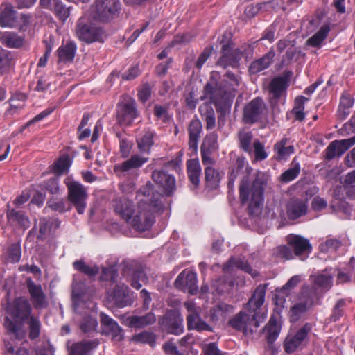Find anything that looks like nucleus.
I'll return each mask as SVG.
<instances>
[{"mask_svg": "<svg viewBox=\"0 0 355 355\" xmlns=\"http://www.w3.org/2000/svg\"><path fill=\"white\" fill-rule=\"evenodd\" d=\"M3 326L12 339L22 340L28 337L31 340L40 338L42 322L39 316L33 313L32 306L25 297L15 298L8 304Z\"/></svg>", "mask_w": 355, "mask_h": 355, "instance_id": "f257e3e1", "label": "nucleus"}, {"mask_svg": "<svg viewBox=\"0 0 355 355\" xmlns=\"http://www.w3.org/2000/svg\"><path fill=\"white\" fill-rule=\"evenodd\" d=\"M267 287V284H263L255 288L245 304L246 311H240L229 320L228 324L232 328L243 332L245 336H251L257 331L266 318L263 306Z\"/></svg>", "mask_w": 355, "mask_h": 355, "instance_id": "f03ea898", "label": "nucleus"}, {"mask_svg": "<svg viewBox=\"0 0 355 355\" xmlns=\"http://www.w3.org/2000/svg\"><path fill=\"white\" fill-rule=\"evenodd\" d=\"M138 196L144 198L139 199L135 207V213L130 217L128 224L136 230L144 232L153 224V213L164 209V196L156 191L150 182H148L140 189Z\"/></svg>", "mask_w": 355, "mask_h": 355, "instance_id": "7ed1b4c3", "label": "nucleus"}, {"mask_svg": "<svg viewBox=\"0 0 355 355\" xmlns=\"http://www.w3.org/2000/svg\"><path fill=\"white\" fill-rule=\"evenodd\" d=\"M232 170H234L236 176L244 170L245 174L239 188L241 202L243 205L250 200L248 206L250 214H257L263 202V188L261 182L257 178L251 182L250 175L252 168L248 166L245 159L243 157L236 158Z\"/></svg>", "mask_w": 355, "mask_h": 355, "instance_id": "20e7f679", "label": "nucleus"}, {"mask_svg": "<svg viewBox=\"0 0 355 355\" xmlns=\"http://www.w3.org/2000/svg\"><path fill=\"white\" fill-rule=\"evenodd\" d=\"M287 245H279L274 250L275 255L286 260L295 257L304 261L306 259L312 250L309 239L297 234H289L286 236Z\"/></svg>", "mask_w": 355, "mask_h": 355, "instance_id": "39448f33", "label": "nucleus"}, {"mask_svg": "<svg viewBox=\"0 0 355 355\" xmlns=\"http://www.w3.org/2000/svg\"><path fill=\"white\" fill-rule=\"evenodd\" d=\"M204 93L209 96L211 101L215 104L218 112L222 115L229 114L235 97L231 89L223 90L222 87H214L211 83L208 82L204 87Z\"/></svg>", "mask_w": 355, "mask_h": 355, "instance_id": "423d86ee", "label": "nucleus"}, {"mask_svg": "<svg viewBox=\"0 0 355 355\" xmlns=\"http://www.w3.org/2000/svg\"><path fill=\"white\" fill-rule=\"evenodd\" d=\"M119 0H96L90 8L91 17L97 21L108 22L118 17Z\"/></svg>", "mask_w": 355, "mask_h": 355, "instance_id": "0eeeda50", "label": "nucleus"}, {"mask_svg": "<svg viewBox=\"0 0 355 355\" xmlns=\"http://www.w3.org/2000/svg\"><path fill=\"white\" fill-rule=\"evenodd\" d=\"M65 184L68 189V199L75 207L79 214L85 212L87 207L88 197L87 188L78 182L66 180Z\"/></svg>", "mask_w": 355, "mask_h": 355, "instance_id": "6e6552de", "label": "nucleus"}, {"mask_svg": "<svg viewBox=\"0 0 355 355\" xmlns=\"http://www.w3.org/2000/svg\"><path fill=\"white\" fill-rule=\"evenodd\" d=\"M76 34L80 40L86 43L101 42L105 37V34L102 28L85 23L84 18H80L78 21Z\"/></svg>", "mask_w": 355, "mask_h": 355, "instance_id": "1a4fd4ad", "label": "nucleus"}, {"mask_svg": "<svg viewBox=\"0 0 355 355\" xmlns=\"http://www.w3.org/2000/svg\"><path fill=\"white\" fill-rule=\"evenodd\" d=\"M121 265L123 275L131 277L130 284L135 289H140L142 286L141 282L145 284L148 281L143 266L138 261L125 260Z\"/></svg>", "mask_w": 355, "mask_h": 355, "instance_id": "9d476101", "label": "nucleus"}, {"mask_svg": "<svg viewBox=\"0 0 355 355\" xmlns=\"http://www.w3.org/2000/svg\"><path fill=\"white\" fill-rule=\"evenodd\" d=\"M138 116L139 112L134 99L130 98L119 103L116 120L121 125H130Z\"/></svg>", "mask_w": 355, "mask_h": 355, "instance_id": "9b49d317", "label": "nucleus"}, {"mask_svg": "<svg viewBox=\"0 0 355 355\" xmlns=\"http://www.w3.org/2000/svg\"><path fill=\"white\" fill-rule=\"evenodd\" d=\"M222 55L217 61L216 65L223 69L227 67L237 68L241 60L239 49L233 46L231 44H223L221 48Z\"/></svg>", "mask_w": 355, "mask_h": 355, "instance_id": "f8f14e48", "label": "nucleus"}, {"mask_svg": "<svg viewBox=\"0 0 355 355\" xmlns=\"http://www.w3.org/2000/svg\"><path fill=\"white\" fill-rule=\"evenodd\" d=\"M197 282V275L195 272L184 270L176 278L174 285L180 290L195 295L198 290Z\"/></svg>", "mask_w": 355, "mask_h": 355, "instance_id": "ddd939ff", "label": "nucleus"}, {"mask_svg": "<svg viewBox=\"0 0 355 355\" xmlns=\"http://www.w3.org/2000/svg\"><path fill=\"white\" fill-rule=\"evenodd\" d=\"M355 144V135L351 138L331 141L324 152V158L330 161L342 156L351 146Z\"/></svg>", "mask_w": 355, "mask_h": 355, "instance_id": "4468645a", "label": "nucleus"}, {"mask_svg": "<svg viewBox=\"0 0 355 355\" xmlns=\"http://www.w3.org/2000/svg\"><path fill=\"white\" fill-rule=\"evenodd\" d=\"M162 325L171 334L180 335L184 331L183 318L181 314L174 310L168 311L164 315Z\"/></svg>", "mask_w": 355, "mask_h": 355, "instance_id": "2eb2a0df", "label": "nucleus"}, {"mask_svg": "<svg viewBox=\"0 0 355 355\" xmlns=\"http://www.w3.org/2000/svg\"><path fill=\"white\" fill-rule=\"evenodd\" d=\"M26 287L32 304L35 309H42L48 306L46 295L40 284H36L31 278H28L26 279Z\"/></svg>", "mask_w": 355, "mask_h": 355, "instance_id": "dca6fc26", "label": "nucleus"}, {"mask_svg": "<svg viewBox=\"0 0 355 355\" xmlns=\"http://www.w3.org/2000/svg\"><path fill=\"white\" fill-rule=\"evenodd\" d=\"M311 331V324L306 323L294 336L288 335L286 338L284 344L285 352L288 354H291L296 351L297 349L305 342Z\"/></svg>", "mask_w": 355, "mask_h": 355, "instance_id": "f3484780", "label": "nucleus"}, {"mask_svg": "<svg viewBox=\"0 0 355 355\" xmlns=\"http://www.w3.org/2000/svg\"><path fill=\"white\" fill-rule=\"evenodd\" d=\"M112 207L116 215L128 223L130 217L135 213L134 202L126 198H120L112 201Z\"/></svg>", "mask_w": 355, "mask_h": 355, "instance_id": "a211bd4d", "label": "nucleus"}, {"mask_svg": "<svg viewBox=\"0 0 355 355\" xmlns=\"http://www.w3.org/2000/svg\"><path fill=\"white\" fill-rule=\"evenodd\" d=\"M153 181L159 185L166 196L172 195L175 190V179L163 171L155 170L152 173Z\"/></svg>", "mask_w": 355, "mask_h": 355, "instance_id": "6ab92c4d", "label": "nucleus"}, {"mask_svg": "<svg viewBox=\"0 0 355 355\" xmlns=\"http://www.w3.org/2000/svg\"><path fill=\"white\" fill-rule=\"evenodd\" d=\"M264 104L259 98H256L248 103L243 110V121L245 123H254L259 119Z\"/></svg>", "mask_w": 355, "mask_h": 355, "instance_id": "aec40b11", "label": "nucleus"}, {"mask_svg": "<svg viewBox=\"0 0 355 355\" xmlns=\"http://www.w3.org/2000/svg\"><path fill=\"white\" fill-rule=\"evenodd\" d=\"M307 209L306 200L293 198L287 203L286 214L290 219L295 220L304 216L307 212Z\"/></svg>", "mask_w": 355, "mask_h": 355, "instance_id": "412c9836", "label": "nucleus"}, {"mask_svg": "<svg viewBox=\"0 0 355 355\" xmlns=\"http://www.w3.org/2000/svg\"><path fill=\"white\" fill-rule=\"evenodd\" d=\"M148 157L138 154L133 155L125 162L116 164L114 166V171L115 173H123L137 169L148 162Z\"/></svg>", "mask_w": 355, "mask_h": 355, "instance_id": "4be33fe9", "label": "nucleus"}, {"mask_svg": "<svg viewBox=\"0 0 355 355\" xmlns=\"http://www.w3.org/2000/svg\"><path fill=\"white\" fill-rule=\"evenodd\" d=\"M313 304V299L304 297L295 303L290 309V320L292 322H297Z\"/></svg>", "mask_w": 355, "mask_h": 355, "instance_id": "5701e85b", "label": "nucleus"}, {"mask_svg": "<svg viewBox=\"0 0 355 355\" xmlns=\"http://www.w3.org/2000/svg\"><path fill=\"white\" fill-rule=\"evenodd\" d=\"M7 207L6 217L8 223L10 225L17 226L23 229H27L29 227L28 218L23 211L10 208L9 203L7 204Z\"/></svg>", "mask_w": 355, "mask_h": 355, "instance_id": "b1692460", "label": "nucleus"}, {"mask_svg": "<svg viewBox=\"0 0 355 355\" xmlns=\"http://www.w3.org/2000/svg\"><path fill=\"white\" fill-rule=\"evenodd\" d=\"M288 83L289 78L286 76L274 78L268 85V92L272 98L279 99L284 94Z\"/></svg>", "mask_w": 355, "mask_h": 355, "instance_id": "393cba45", "label": "nucleus"}, {"mask_svg": "<svg viewBox=\"0 0 355 355\" xmlns=\"http://www.w3.org/2000/svg\"><path fill=\"white\" fill-rule=\"evenodd\" d=\"M100 317L101 322L107 334H110L116 340L123 339V330L115 320L103 313H101Z\"/></svg>", "mask_w": 355, "mask_h": 355, "instance_id": "a878e982", "label": "nucleus"}, {"mask_svg": "<svg viewBox=\"0 0 355 355\" xmlns=\"http://www.w3.org/2000/svg\"><path fill=\"white\" fill-rule=\"evenodd\" d=\"M129 292V288L125 284L116 285L110 297L117 307H125L130 304Z\"/></svg>", "mask_w": 355, "mask_h": 355, "instance_id": "bb28decb", "label": "nucleus"}, {"mask_svg": "<svg viewBox=\"0 0 355 355\" xmlns=\"http://www.w3.org/2000/svg\"><path fill=\"white\" fill-rule=\"evenodd\" d=\"M17 12L10 3H6L0 12V26L1 27L13 28L17 23Z\"/></svg>", "mask_w": 355, "mask_h": 355, "instance_id": "cd10ccee", "label": "nucleus"}, {"mask_svg": "<svg viewBox=\"0 0 355 355\" xmlns=\"http://www.w3.org/2000/svg\"><path fill=\"white\" fill-rule=\"evenodd\" d=\"M98 345V341L94 340H83L81 342L73 343L69 347V355H87L89 352L96 348Z\"/></svg>", "mask_w": 355, "mask_h": 355, "instance_id": "c85d7f7f", "label": "nucleus"}, {"mask_svg": "<svg viewBox=\"0 0 355 355\" xmlns=\"http://www.w3.org/2000/svg\"><path fill=\"white\" fill-rule=\"evenodd\" d=\"M155 321L156 317L153 312H149L142 316L132 315L127 318L129 327L138 329L144 328L148 325L153 324Z\"/></svg>", "mask_w": 355, "mask_h": 355, "instance_id": "c756f323", "label": "nucleus"}, {"mask_svg": "<svg viewBox=\"0 0 355 355\" xmlns=\"http://www.w3.org/2000/svg\"><path fill=\"white\" fill-rule=\"evenodd\" d=\"M288 139L282 138L279 141L274 145L275 152V158L277 161H285L288 159L291 155L295 153L294 146L287 145Z\"/></svg>", "mask_w": 355, "mask_h": 355, "instance_id": "7c9ffc66", "label": "nucleus"}, {"mask_svg": "<svg viewBox=\"0 0 355 355\" xmlns=\"http://www.w3.org/2000/svg\"><path fill=\"white\" fill-rule=\"evenodd\" d=\"M187 171L189 180L193 189H196L200 183L201 166L197 159H189L187 162Z\"/></svg>", "mask_w": 355, "mask_h": 355, "instance_id": "2f4dec72", "label": "nucleus"}, {"mask_svg": "<svg viewBox=\"0 0 355 355\" xmlns=\"http://www.w3.org/2000/svg\"><path fill=\"white\" fill-rule=\"evenodd\" d=\"M314 285L318 288L327 291L333 285V274L330 270L325 269L315 276H311Z\"/></svg>", "mask_w": 355, "mask_h": 355, "instance_id": "473e14b6", "label": "nucleus"}, {"mask_svg": "<svg viewBox=\"0 0 355 355\" xmlns=\"http://www.w3.org/2000/svg\"><path fill=\"white\" fill-rule=\"evenodd\" d=\"M202 125L201 121L195 118L192 119L189 125V146L190 148L196 150L198 147V143L202 132Z\"/></svg>", "mask_w": 355, "mask_h": 355, "instance_id": "72a5a7b5", "label": "nucleus"}, {"mask_svg": "<svg viewBox=\"0 0 355 355\" xmlns=\"http://www.w3.org/2000/svg\"><path fill=\"white\" fill-rule=\"evenodd\" d=\"M231 267L237 268L250 274L254 278L259 275V272L255 269H253L248 261L239 258L232 257L228 262L224 265L223 270L228 272L229 268Z\"/></svg>", "mask_w": 355, "mask_h": 355, "instance_id": "f704fd0d", "label": "nucleus"}, {"mask_svg": "<svg viewBox=\"0 0 355 355\" xmlns=\"http://www.w3.org/2000/svg\"><path fill=\"white\" fill-rule=\"evenodd\" d=\"M199 112L205 122L207 130H211L215 128L216 119L215 111L209 103H203L199 107Z\"/></svg>", "mask_w": 355, "mask_h": 355, "instance_id": "c9c22d12", "label": "nucleus"}, {"mask_svg": "<svg viewBox=\"0 0 355 355\" xmlns=\"http://www.w3.org/2000/svg\"><path fill=\"white\" fill-rule=\"evenodd\" d=\"M274 56L275 52L270 51L261 58L254 60L249 67L250 73L256 74L267 69L271 64Z\"/></svg>", "mask_w": 355, "mask_h": 355, "instance_id": "e433bc0d", "label": "nucleus"}, {"mask_svg": "<svg viewBox=\"0 0 355 355\" xmlns=\"http://www.w3.org/2000/svg\"><path fill=\"white\" fill-rule=\"evenodd\" d=\"M76 52V45L74 42H67L65 44L60 46L57 50L58 62H72Z\"/></svg>", "mask_w": 355, "mask_h": 355, "instance_id": "4c0bfd02", "label": "nucleus"}, {"mask_svg": "<svg viewBox=\"0 0 355 355\" xmlns=\"http://www.w3.org/2000/svg\"><path fill=\"white\" fill-rule=\"evenodd\" d=\"M153 137V132L150 130H144L137 136L136 141L140 152L150 153L154 144Z\"/></svg>", "mask_w": 355, "mask_h": 355, "instance_id": "58836bf2", "label": "nucleus"}, {"mask_svg": "<svg viewBox=\"0 0 355 355\" xmlns=\"http://www.w3.org/2000/svg\"><path fill=\"white\" fill-rule=\"evenodd\" d=\"M354 103V98L348 92H344L340 99V105L337 112L338 118L344 120L350 113V108Z\"/></svg>", "mask_w": 355, "mask_h": 355, "instance_id": "ea45409f", "label": "nucleus"}, {"mask_svg": "<svg viewBox=\"0 0 355 355\" xmlns=\"http://www.w3.org/2000/svg\"><path fill=\"white\" fill-rule=\"evenodd\" d=\"M0 41L8 48L19 49L23 46L24 38L14 32H4L1 34Z\"/></svg>", "mask_w": 355, "mask_h": 355, "instance_id": "a19ab883", "label": "nucleus"}, {"mask_svg": "<svg viewBox=\"0 0 355 355\" xmlns=\"http://www.w3.org/2000/svg\"><path fill=\"white\" fill-rule=\"evenodd\" d=\"M187 324L189 330L195 329L198 331H212V328L200 318V313L188 314L187 317Z\"/></svg>", "mask_w": 355, "mask_h": 355, "instance_id": "79ce46f5", "label": "nucleus"}, {"mask_svg": "<svg viewBox=\"0 0 355 355\" xmlns=\"http://www.w3.org/2000/svg\"><path fill=\"white\" fill-rule=\"evenodd\" d=\"M280 329L281 327L278 324L277 319L275 317L272 316L263 329L266 334V339L269 345L272 344L276 340L279 336Z\"/></svg>", "mask_w": 355, "mask_h": 355, "instance_id": "37998d69", "label": "nucleus"}, {"mask_svg": "<svg viewBox=\"0 0 355 355\" xmlns=\"http://www.w3.org/2000/svg\"><path fill=\"white\" fill-rule=\"evenodd\" d=\"M157 336V335L148 331H144L141 333L135 334L132 340L136 343H142V344H148L151 347H154L156 345Z\"/></svg>", "mask_w": 355, "mask_h": 355, "instance_id": "c03bdc74", "label": "nucleus"}, {"mask_svg": "<svg viewBox=\"0 0 355 355\" xmlns=\"http://www.w3.org/2000/svg\"><path fill=\"white\" fill-rule=\"evenodd\" d=\"M233 306L224 302L218 303L210 310V316L213 320H218L225 317L227 313L233 311Z\"/></svg>", "mask_w": 355, "mask_h": 355, "instance_id": "a18cd8bd", "label": "nucleus"}, {"mask_svg": "<svg viewBox=\"0 0 355 355\" xmlns=\"http://www.w3.org/2000/svg\"><path fill=\"white\" fill-rule=\"evenodd\" d=\"M329 28L327 26H323L312 37L306 40V44L313 47L320 48L322 42L327 37Z\"/></svg>", "mask_w": 355, "mask_h": 355, "instance_id": "49530a36", "label": "nucleus"}, {"mask_svg": "<svg viewBox=\"0 0 355 355\" xmlns=\"http://www.w3.org/2000/svg\"><path fill=\"white\" fill-rule=\"evenodd\" d=\"M14 67L12 54L7 51H0V75L8 73Z\"/></svg>", "mask_w": 355, "mask_h": 355, "instance_id": "de8ad7c7", "label": "nucleus"}, {"mask_svg": "<svg viewBox=\"0 0 355 355\" xmlns=\"http://www.w3.org/2000/svg\"><path fill=\"white\" fill-rule=\"evenodd\" d=\"M223 77L222 83L219 85H216L215 87H222L223 90L231 89L235 94L236 87L239 84L238 78L231 72H227Z\"/></svg>", "mask_w": 355, "mask_h": 355, "instance_id": "09e8293b", "label": "nucleus"}, {"mask_svg": "<svg viewBox=\"0 0 355 355\" xmlns=\"http://www.w3.org/2000/svg\"><path fill=\"white\" fill-rule=\"evenodd\" d=\"M205 175L207 186L211 189H216L220 182V174L211 166L205 168Z\"/></svg>", "mask_w": 355, "mask_h": 355, "instance_id": "8fccbe9b", "label": "nucleus"}, {"mask_svg": "<svg viewBox=\"0 0 355 355\" xmlns=\"http://www.w3.org/2000/svg\"><path fill=\"white\" fill-rule=\"evenodd\" d=\"M21 245L18 243H12L7 249L5 259L12 263H17L21 259Z\"/></svg>", "mask_w": 355, "mask_h": 355, "instance_id": "3c124183", "label": "nucleus"}, {"mask_svg": "<svg viewBox=\"0 0 355 355\" xmlns=\"http://www.w3.org/2000/svg\"><path fill=\"white\" fill-rule=\"evenodd\" d=\"M308 98L302 96H297L295 100V106L291 112L294 115L295 120L302 121L305 117L304 112V104Z\"/></svg>", "mask_w": 355, "mask_h": 355, "instance_id": "603ef678", "label": "nucleus"}, {"mask_svg": "<svg viewBox=\"0 0 355 355\" xmlns=\"http://www.w3.org/2000/svg\"><path fill=\"white\" fill-rule=\"evenodd\" d=\"M74 268L89 276V277H94L98 273V268L97 266L90 267L87 266L83 261L78 260L76 261L73 263Z\"/></svg>", "mask_w": 355, "mask_h": 355, "instance_id": "864d4df0", "label": "nucleus"}, {"mask_svg": "<svg viewBox=\"0 0 355 355\" xmlns=\"http://www.w3.org/2000/svg\"><path fill=\"white\" fill-rule=\"evenodd\" d=\"M239 146L245 152L250 153L252 152L251 143L252 135L250 132L241 131L238 135Z\"/></svg>", "mask_w": 355, "mask_h": 355, "instance_id": "5fc2aeb1", "label": "nucleus"}, {"mask_svg": "<svg viewBox=\"0 0 355 355\" xmlns=\"http://www.w3.org/2000/svg\"><path fill=\"white\" fill-rule=\"evenodd\" d=\"M257 42L258 41L248 42L237 47V49H239L241 58L243 57L246 60H248L253 57L254 51L257 46Z\"/></svg>", "mask_w": 355, "mask_h": 355, "instance_id": "6e6d98bb", "label": "nucleus"}, {"mask_svg": "<svg viewBox=\"0 0 355 355\" xmlns=\"http://www.w3.org/2000/svg\"><path fill=\"white\" fill-rule=\"evenodd\" d=\"M300 171V166L299 163H296L294 166L286 171L280 176V180L282 182L287 183L295 179Z\"/></svg>", "mask_w": 355, "mask_h": 355, "instance_id": "4d7b16f0", "label": "nucleus"}, {"mask_svg": "<svg viewBox=\"0 0 355 355\" xmlns=\"http://www.w3.org/2000/svg\"><path fill=\"white\" fill-rule=\"evenodd\" d=\"M98 322L96 320L91 316H86L83 318L80 324L81 331L85 334H89L96 331Z\"/></svg>", "mask_w": 355, "mask_h": 355, "instance_id": "13d9d810", "label": "nucleus"}, {"mask_svg": "<svg viewBox=\"0 0 355 355\" xmlns=\"http://www.w3.org/2000/svg\"><path fill=\"white\" fill-rule=\"evenodd\" d=\"M71 164V160L68 155L62 156L54 164V171L58 174H61L68 171Z\"/></svg>", "mask_w": 355, "mask_h": 355, "instance_id": "bf43d9fd", "label": "nucleus"}, {"mask_svg": "<svg viewBox=\"0 0 355 355\" xmlns=\"http://www.w3.org/2000/svg\"><path fill=\"white\" fill-rule=\"evenodd\" d=\"M162 349L166 355H189V353L180 352L173 339L165 342L162 345Z\"/></svg>", "mask_w": 355, "mask_h": 355, "instance_id": "052dcab7", "label": "nucleus"}, {"mask_svg": "<svg viewBox=\"0 0 355 355\" xmlns=\"http://www.w3.org/2000/svg\"><path fill=\"white\" fill-rule=\"evenodd\" d=\"M345 301L343 299L337 301L332 309V313L330 317L331 321L338 320L344 314Z\"/></svg>", "mask_w": 355, "mask_h": 355, "instance_id": "680f3d73", "label": "nucleus"}, {"mask_svg": "<svg viewBox=\"0 0 355 355\" xmlns=\"http://www.w3.org/2000/svg\"><path fill=\"white\" fill-rule=\"evenodd\" d=\"M217 139L218 136L216 133L212 132L207 135L203 139L200 149L213 151L216 148Z\"/></svg>", "mask_w": 355, "mask_h": 355, "instance_id": "e2e57ef3", "label": "nucleus"}, {"mask_svg": "<svg viewBox=\"0 0 355 355\" xmlns=\"http://www.w3.org/2000/svg\"><path fill=\"white\" fill-rule=\"evenodd\" d=\"M342 243L340 241L336 239H328L324 243L320 246L321 251L329 252L336 251L340 246Z\"/></svg>", "mask_w": 355, "mask_h": 355, "instance_id": "0e129e2a", "label": "nucleus"}, {"mask_svg": "<svg viewBox=\"0 0 355 355\" xmlns=\"http://www.w3.org/2000/svg\"><path fill=\"white\" fill-rule=\"evenodd\" d=\"M254 159L257 161H262L266 159L268 153L265 150L263 145L258 140L253 144Z\"/></svg>", "mask_w": 355, "mask_h": 355, "instance_id": "69168bd1", "label": "nucleus"}, {"mask_svg": "<svg viewBox=\"0 0 355 355\" xmlns=\"http://www.w3.org/2000/svg\"><path fill=\"white\" fill-rule=\"evenodd\" d=\"M301 281L300 276L299 275H295L293 276L287 282L286 284L280 289L279 291V294L276 295V297H277L281 294L282 295H287V290L295 288Z\"/></svg>", "mask_w": 355, "mask_h": 355, "instance_id": "338daca9", "label": "nucleus"}, {"mask_svg": "<svg viewBox=\"0 0 355 355\" xmlns=\"http://www.w3.org/2000/svg\"><path fill=\"white\" fill-rule=\"evenodd\" d=\"M205 355H226L225 352L218 349L216 343H210L203 348Z\"/></svg>", "mask_w": 355, "mask_h": 355, "instance_id": "774afa93", "label": "nucleus"}]
</instances>
